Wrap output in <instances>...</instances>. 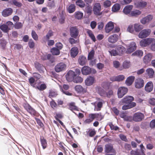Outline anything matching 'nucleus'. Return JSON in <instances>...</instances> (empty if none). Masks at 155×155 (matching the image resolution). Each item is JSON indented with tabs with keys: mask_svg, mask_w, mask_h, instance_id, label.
<instances>
[{
	"mask_svg": "<svg viewBox=\"0 0 155 155\" xmlns=\"http://www.w3.org/2000/svg\"><path fill=\"white\" fill-rule=\"evenodd\" d=\"M76 9V6L74 4H71L67 8L68 12L70 13L74 12Z\"/></svg>",
	"mask_w": 155,
	"mask_h": 155,
	"instance_id": "2f4dec72",
	"label": "nucleus"
},
{
	"mask_svg": "<svg viewBox=\"0 0 155 155\" xmlns=\"http://www.w3.org/2000/svg\"><path fill=\"white\" fill-rule=\"evenodd\" d=\"M152 58V55L148 53L145 55L143 58V61L144 63L147 64L150 62Z\"/></svg>",
	"mask_w": 155,
	"mask_h": 155,
	"instance_id": "6ab92c4d",
	"label": "nucleus"
},
{
	"mask_svg": "<svg viewBox=\"0 0 155 155\" xmlns=\"http://www.w3.org/2000/svg\"><path fill=\"white\" fill-rule=\"evenodd\" d=\"M108 125L109 126L111 130H114L117 131L119 129V128L117 126H114L111 122H109L108 124Z\"/></svg>",
	"mask_w": 155,
	"mask_h": 155,
	"instance_id": "a18cd8bd",
	"label": "nucleus"
},
{
	"mask_svg": "<svg viewBox=\"0 0 155 155\" xmlns=\"http://www.w3.org/2000/svg\"><path fill=\"white\" fill-rule=\"evenodd\" d=\"M13 12L12 10L10 8H8L4 9L2 12V15L6 17L11 15Z\"/></svg>",
	"mask_w": 155,
	"mask_h": 155,
	"instance_id": "b1692460",
	"label": "nucleus"
},
{
	"mask_svg": "<svg viewBox=\"0 0 155 155\" xmlns=\"http://www.w3.org/2000/svg\"><path fill=\"white\" fill-rule=\"evenodd\" d=\"M55 48L60 50L63 48V45L61 42L57 43L55 45Z\"/></svg>",
	"mask_w": 155,
	"mask_h": 155,
	"instance_id": "338daca9",
	"label": "nucleus"
},
{
	"mask_svg": "<svg viewBox=\"0 0 155 155\" xmlns=\"http://www.w3.org/2000/svg\"><path fill=\"white\" fill-rule=\"evenodd\" d=\"M144 118V114L140 112H136L134 114L132 117L133 120L135 122H140Z\"/></svg>",
	"mask_w": 155,
	"mask_h": 155,
	"instance_id": "7ed1b4c3",
	"label": "nucleus"
},
{
	"mask_svg": "<svg viewBox=\"0 0 155 155\" xmlns=\"http://www.w3.org/2000/svg\"><path fill=\"white\" fill-rule=\"evenodd\" d=\"M119 38V36L116 34H114L110 36L108 38V41L112 43H114L116 42Z\"/></svg>",
	"mask_w": 155,
	"mask_h": 155,
	"instance_id": "dca6fc26",
	"label": "nucleus"
},
{
	"mask_svg": "<svg viewBox=\"0 0 155 155\" xmlns=\"http://www.w3.org/2000/svg\"><path fill=\"white\" fill-rule=\"evenodd\" d=\"M106 96L108 98L111 97L114 94V92L111 89L109 90L106 93Z\"/></svg>",
	"mask_w": 155,
	"mask_h": 155,
	"instance_id": "4d7b16f0",
	"label": "nucleus"
},
{
	"mask_svg": "<svg viewBox=\"0 0 155 155\" xmlns=\"http://www.w3.org/2000/svg\"><path fill=\"white\" fill-rule=\"evenodd\" d=\"M101 10V6L100 3H95L93 8V11L95 15L100 16L102 14V12H100Z\"/></svg>",
	"mask_w": 155,
	"mask_h": 155,
	"instance_id": "423d86ee",
	"label": "nucleus"
},
{
	"mask_svg": "<svg viewBox=\"0 0 155 155\" xmlns=\"http://www.w3.org/2000/svg\"><path fill=\"white\" fill-rule=\"evenodd\" d=\"M134 100V97L131 96H127L122 99L120 102L126 104L122 106V110H125L135 107L136 103L132 102Z\"/></svg>",
	"mask_w": 155,
	"mask_h": 155,
	"instance_id": "f257e3e1",
	"label": "nucleus"
},
{
	"mask_svg": "<svg viewBox=\"0 0 155 155\" xmlns=\"http://www.w3.org/2000/svg\"><path fill=\"white\" fill-rule=\"evenodd\" d=\"M150 127L151 128H155V119L152 120L150 122Z\"/></svg>",
	"mask_w": 155,
	"mask_h": 155,
	"instance_id": "774afa93",
	"label": "nucleus"
},
{
	"mask_svg": "<svg viewBox=\"0 0 155 155\" xmlns=\"http://www.w3.org/2000/svg\"><path fill=\"white\" fill-rule=\"evenodd\" d=\"M48 59L51 63H53L55 61V58L51 54H48Z\"/></svg>",
	"mask_w": 155,
	"mask_h": 155,
	"instance_id": "de8ad7c7",
	"label": "nucleus"
},
{
	"mask_svg": "<svg viewBox=\"0 0 155 155\" xmlns=\"http://www.w3.org/2000/svg\"><path fill=\"white\" fill-rule=\"evenodd\" d=\"M53 35V32L51 30H49L48 32L47 35H46V37L47 40H48L50 37L52 36Z\"/></svg>",
	"mask_w": 155,
	"mask_h": 155,
	"instance_id": "052dcab7",
	"label": "nucleus"
},
{
	"mask_svg": "<svg viewBox=\"0 0 155 155\" xmlns=\"http://www.w3.org/2000/svg\"><path fill=\"white\" fill-rule=\"evenodd\" d=\"M144 81L143 79L140 78H137L135 81V86L137 88H140L143 87Z\"/></svg>",
	"mask_w": 155,
	"mask_h": 155,
	"instance_id": "0eeeda50",
	"label": "nucleus"
},
{
	"mask_svg": "<svg viewBox=\"0 0 155 155\" xmlns=\"http://www.w3.org/2000/svg\"><path fill=\"white\" fill-rule=\"evenodd\" d=\"M135 79V77L130 76L127 77L125 81V83L127 86H130L131 85Z\"/></svg>",
	"mask_w": 155,
	"mask_h": 155,
	"instance_id": "393cba45",
	"label": "nucleus"
},
{
	"mask_svg": "<svg viewBox=\"0 0 155 155\" xmlns=\"http://www.w3.org/2000/svg\"><path fill=\"white\" fill-rule=\"evenodd\" d=\"M97 25V28L100 30H102L104 26L103 22H99L98 23Z\"/></svg>",
	"mask_w": 155,
	"mask_h": 155,
	"instance_id": "e2e57ef3",
	"label": "nucleus"
},
{
	"mask_svg": "<svg viewBox=\"0 0 155 155\" xmlns=\"http://www.w3.org/2000/svg\"><path fill=\"white\" fill-rule=\"evenodd\" d=\"M143 51L140 50H136L132 54V55L134 56H137L138 57H141L143 55Z\"/></svg>",
	"mask_w": 155,
	"mask_h": 155,
	"instance_id": "4c0bfd02",
	"label": "nucleus"
},
{
	"mask_svg": "<svg viewBox=\"0 0 155 155\" xmlns=\"http://www.w3.org/2000/svg\"><path fill=\"white\" fill-rule=\"evenodd\" d=\"M7 42L4 39H2L0 41V48L3 50L5 49Z\"/></svg>",
	"mask_w": 155,
	"mask_h": 155,
	"instance_id": "473e14b6",
	"label": "nucleus"
},
{
	"mask_svg": "<svg viewBox=\"0 0 155 155\" xmlns=\"http://www.w3.org/2000/svg\"><path fill=\"white\" fill-rule=\"evenodd\" d=\"M134 28L135 31L138 32L143 29V26L139 24H136L134 25Z\"/></svg>",
	"mask_w": 155,
	"mask_h": 155,
	"instance_id": "f704fd0d",
	"label": "nucleus"
},
{
	"mask_svg": "<svg viewBox=\"0 0 155 155\" xmlns=\"http://www.w3.org/2000/svg\"><path fill=\"white\" fill-rule=\"evenodd\" d=\"M87 33L92 40L94 42H95L96 39L92 31L88 29L87 31Z\"/></svg>",
	"mask_w": 155,
	"mask_h": 155,
	"instance_id": "c9c22d12",
	"label": "nucleus"
},
{
	"mask_svg": "<svg viewBox=\"0 0 155 155\" xmlns=\"http://www.w3.org/2000/svg\"><path fill=\"white\" fill-rule=\"evenodd\" d=\"M136 43L133 42L130 43L129 47L127 49L126 53L127 54H130L136 49Z\"/></svg>",
	"mask_w": 155,
	"mask_h": 155,
	"instance_id": "4468645a",
	"label": "nucleus"
},
{
	"mask_svg": "<svg viewBox=\"0 0 155 155\" xmlns=\"http://www.w3.org/2000/svg\"><path fill=\"white\" fill-rule=\"evenodd\" d=\"M31 35L32 37L35 40L37 41L38 40V36L35 31H32Z\"/></svg>",
	"mask_w": 155,
	"mask_h": 155,
	"instance_id": "5fc2aeb1",
	"label": "nucleus"
},
{
	"mask_svg": "<svg viewBox=\"0 0 155 155\" xmlns=\"http://www.w3.org/2000/svg\"><path fill=\"white\" fill-rule=\"evenodd\" d=\"M133 6L131 5H128L126 6L123 10V12L126 15H128L129 14L130 12H131V10H132Z\"/></svg>",
	"mask_w": 155,
	"mask_h": 155,
	"instance_id": "aec40b11",
	"label": "nucleus"
},
{
	"mask_svg": "<svg viewBox=\"0 0 155 155\" xmlns=\"http://www.w3.org/2000/svg\"><path fill=\"white\" fill-rule=\"evenodd\" d=\"M58 95L55 92L51 90H50L49 92V97L50 98L55 97Z\"/></svg>",
	"mask_w": 155,
	"mask_h": 155,
	"instance_id": "8fccbe9b",
	"label": "nucleus"
},
{
	"mask_svg": "<svg viewBox=\"0 0 155 155\" xmlns=\"http://www.w3.org/2000/svg\"><path fill=\"white\" fill-rule=\"evenodd\" d=\"M66 65L64 62H61L57 64L54 67V70L57 72L64 71L66 69Z\"/></svg>",
	"mask_w": 155,
	"mask_h": 155,
	"instance_id": "39448f33",
	"label": "nucleus"
},
{
	"mask_svg": "<svg viewBox=\"0 0 155 155\" xmlns=\"http://www.w3.org/2000/svg\"><path fill=\"white\" fill-rule=\"evenodd\" d=\"M130 153L131 155H141L140 151H139V150L137 149L135 150H132Z\"/></svg>",
	"mask_w": 155,
	"mask_h": 155,
	"instance_id": "09e8293b",
	"label": "nucleus"
},
{
	"mask_svg": "<svg viewBox=\"0 0 155 155\" xmlns=\"http://www.w3.org/2000/svg\"><path fill=\"white\" fill-rule=\"evenodd\" d=\"M124 148L126 150L129 151L131 149V146L130 144L125 143L124 145Z\"/></svg>",
	"mask_w": 155,
	"mask_h": 155,
	"instance_id": "680f3d73",
	"label": "nucleus"
},
{
	"mask_svg": "<svg viewBox=\"0 0 155 155\" xmlns=\"http://www.w3.org/2000/svg\"><path fill=\"white\" fill-rule=\"evenodd\" d=\"M141 13V11H140L135 10L131 12V15L132 16H136L140 15Z\"/></svg>",
	"mask_w": 155,
	"mask_h": 155,
	"instance_id": "37998d69",
	"label": "nucleus"
},
{
	"mask_svg": "<svg viewBox=\"0 0 155 155\" xmlns=\"http://www.w3.org/2000/svg\"><path fill=\"white\" fill-rule=\"evenodd\" d=\"M74 89L79 94L85 93L86 90L85 89H84L80 85H76L74 87Z\"/></svg>",
	"mask_w": 155,
	"mask_h": 155,
	"instance_id": "412c9836",
	"label": "nucleus"
},
{
	"mask_svg": "<svg viewBox=\"0 0 155 155\" xmlns=\"http://www.w3.org/2000/svg\"><path fill=\"white\" fill-rule=\"evenodd\" d=\"M40 140L43 149H45L46 148L47 146L46 140L43 137H41L40 138Z\"/></svg>",
	"mask_w": 155,
	"mask_h": 155,
	"instance_id": "e433bc0d",
	"label": "nucleus"
},
{
	"mask_svg": "<svg viewBox=\"0 0 155 155\" xmlns=\"http://www.w3.org/2000/svg\"><path fill=\"white\" fill-rule=\"evenodd\" d=\"M114 28V23L110 21L107 23L105 26V30L107 33H109Z\"/></svg>",
	"mask_w": 155,
	"mask_h": 155,
	"instance_id": "2eb2a0df",
	"label": "nucleus"
},
{
	"mask_svg": "<svg viewBox=\"0 0 155 155\" xmlns=\"http://www.w3.org/2000/svg\"><path fill=\"white\" fill-rule=\"evenodd\" d=\"M146 72L149 78H152L153 77L154 71L153 69L151 68H149L146 70Z\"/></svg>",
	"mask_w": 155,
	"mask_h": 155,
	"instance_id": "c756f323",
	"label": "nucleus"
},
{
	"mask_svg": "<svg viewBox=\"0 0 155 155\" xmlns=\"http://www.w3.org/2000/svg\"><path fill=\"white\" fill-rule=\"evenodd\" d=\"M15 28L16 29H19L22 28V24L20 22L16 23L14 25Z\"/></svg>",
	"mask_w": 155,
	"mask_h": 155,
	"instance_id": "0e129e2a",
	"label": "nucleus"
},
{
	"mask_svg": "<svg viewBox=\"0 0 155 155\" xmlns=\"http://www.w3.org/2000/svg\"><path fill=\"white\" fill-rule=\"evenodd\" d=\"M128 89L127 87H121L118 88L117 90V95L119 98H122L127 92Z\"/></svg>",
	"mask_w": 155,
	"mask_h": 155,
	"instance_id": "20e7f679",
	"label": "nucleus"
},
{
	"mask_svg": "<svg viewBox=\"0 0 155 155\" xmlns=\"http://www.w3.org/2000/svg\"><path fill=\"white\" fill-rule=\"evenodd\" d=\"M145 40L146 41L147 46L151 44L153 42H155V39L154 38H147L145 39Z\"/></svg>",
	"mask_w": 155,
	"mask_h": 155,
	"instance_id": "603ef678",
	"label": "nucleus"
},
{
	"mask_svg": "<svg viewBox=\"0 0 155 155\" xmlns=\"http://www.w3.org/2000/svg\"><path fill=\"white\" fill-rule=\"evenodd\" d=\"M104 152L107 153H110L115 152V150L113 148L112 144L110 143H108L105 145Z\"/></svg>",
	"mask_w": 155,
	"mask_h": 155,
	"instance_id": "6e6552de",
	"label": "nucleus"
},
{
	"mask_svg": "<svg viewBox=\"0 0 155 155\" xmlns=\"http://www.w3.org/2000/svg\"><path fill=\"white\" fill-rule=\"evenodd\" d=\"M81 71L83 75H89L91 73V68L88 66H84L82 68Z\"/></svg>",
	"mask_w": 155,
	"mask_h": 155,
	"instance_id": "ddd939ff",
	"label": "nucleus"
},
{
	"mask_svg": "<svg viewBox=\"0 0 155 155\" xmlns=\"http://www.w3.org/2000/svg\"><path fill=\"white\" fill-rule=\"evenodd\" d=\"M68 109L71 111H73L75 114L76 113L73 111L74 110L78 111V107L75 105V103L74 102H71L70 103L68 104Z\"/></svg>",
	"mask_w": 155,
	"mask_h": 155,
	"instance_id": "4be33fe9",
	"label": "nucleus"
},
{
	"mask_svg": "<svg viewBox=\"0 0 155 155\" xmlns=\"http://www.w3.org/2000/svg\"><path fill=\"white\" fill-rule=\"evenodd\" d=\"M78 53V49L77 47H74L71 49V55L72 58L75 57Z\"/></svg>",
	"mask_w": 155,
	"mask_h": 155,
	"instance_id": "bb28decb",
	"label": "nucleus"
},
{
	"mask_svg": "<svg viewBox=\"0 0 155 155\" xmlns=\"http://www.w3.org/2000/svg\"><path fill=\"white\" fill-rule=\"evenodd\" d=\"M126 51V49L122 45L117 46L115 49H112L108 51L111 56H122Z\"/></svg>",
	"mask_w": 155,
	"mask_h": 155,
	"instance_id": "f03ea898",
	"label": "nucleus"
},
{
	"mask_svg": "<svg viewBox=\"0 0 155 155\" xmlns=\"http://www.w3.org/2000/svg\"><path fill=\"white\" fill-rule=\"evenodd\" d=\"M48 6L50 9L54 8L55 7L54 1H51L48 4Z\"/></svg>",
	"mask_w": 155,
	"mask_h": 155,
	"instance_id": "6e6d98bb",
	"label": "nucleus"
},
{
	"mask_svg": "<svg viewBox=\"0 0 155 155\" xmlns=\"http://www.w3.org/2000/svg\"><path fill=\"white\" fill-rule=\"evenodd\" d=\"M76 76L74 71L72 70H69L66 75V79L68 81H72Z\"/></svg>",
	"mask_w": 155,
	"mask_h": 155,
	"instance_id": "9b49d317",
	"label": "nucleus"
},
{
	"mask_svg": "<svg viewBox=\"0 0 155 155\" xmlns=\"http://www.w3.org/2000/svg\"><path fill=\"white\" fill-rule=\"evenodd\" d=\"M96 118L98 120H101L104 118V116L101 115V113H95Z\"/></svg>",
	"mask_w": 155,
	"mask_h": 155,
	"instance_id": "864d4df0",
	"label": "nucleus"
},
{
	"mask_svg": "<svg viewBox=\"0 0 155 155\" xmlns=\"http://www.w3.org/2000/svg\"><path fill=\"white\" fill-rule=\"evenodd\" d=\"M75 17L78 19H81L83 16V13L80 12H76L75 13Z\"/></svg>",
	"mask_w": 155,
	"mask_h": 155,
	"instance_id": "79ce46f5",
	"label": "nucleus"
},
{
	"mask_svg": "<svg viewBox=\"0 0 155 155\" xmlns=\"http://www.w3.org/2000/svg\"><path fill=\"white\" fill-rule=\"evenodd\" d=\"M73 81L76 83H81L83 81V78L81 77L76 76L72 80Z\"/></svg>",
	"mask_w": 155,
	"mask_h": 155,
	"instance_id": "ea45409f",
	"label": "nucleus"
},
{
	"mask_svg": "<svg viewBox=\"0 0 155 155\" xmlns=\"http://www.w3.org/2000/svg\"><path fill=\"white\" fill-rule=\"evenodd\" d=\"M86 58L84 56L82 55L79 57L78 59V62L79 64L82 66L85 64L87 62Z\"/></svg>",
	"mask_w": 155,
	"mask_h": 155,
	"instance_id": "a878e982",
	"label": "nucleus"
},
{
	"mask_svg": "<svg viewBox=\"0 0 155 155\" xmlns=\"http://www.w3.org/2000/svg\"><path fill=\"white\" fill-rule=\"evenodd\" d=\"M95 81H96L94 77L90 76L87 78L85 80V82L86 85L90 86L94 83Z\"/></svg>",
	"mask_w": 155,
	"mask_h": 155,
	"instance_id": "f8f14e48",
	"label": "nucleus"
},
{
	"mask_svg": "<svg viewBox=\"0 0 155 155\" xmlns=\"http://www.w3.org/2000/svg\"><path fill=\"white\" fill-rule=\"evenodd\" d=\"M111 5V2L109 0H106L104 2V6L105 8L110 7Z\"/></svg>",
	"mask_w": 155,
	"mask_h": 155,
	"instance_id": "bf43d9fd",
	"label": "nucleus"
},
{
	"mask_svg": "<svg viewBox=\"0 0 155 155\" xmlns=\"http://www.w3.org/2000/svg\"><path fill=\"white\" fill-rule=\"evenodd\" d=\"M0 28L2 31L5 33L7 32L9 30L6 24L1 25L0 27Z\"/></svg>",
	"mask_w": 155,
	"mask_h": 155,
	"instance_id": "3c124183",
	"label": "nucleus"
},
{
	"mask_svg": "<svg viewBox=\"0 0 155 155\" xmlns=\"http://www.w3.org/2000/svg\"><path fill=\"white\" fill-rule=\"evenodd\" d=\"M35 79L33 77L30 78V84L34 88L36 87V83L35 82Z\"/></svg>",
	"mask_w": 155,
	"mask_h": 155,
	"instance_id": "49530a36",
	"label": "nucleus"
},
{
	"mask_svg": "<svg viewBox=\"0 0 155 155\" xmlns=\"http://www.w3.org/2000/svg\"><path fill=\"white\" fill-rule=\"evenodd\" d=\"M70 32L71 37L74 38H76L79 33L78 29L75 27H72L70 28Z\"/></svg>",
	"mask_w": 155,
	"mask_h": 155,
	"instance_id": "9d476101",
	"label": "nucleus"
},
{
	"mask_svg": "<svg viewBox=\"0 0 155 155\" xmlns=\"http://www.w3.org/2000/svg\"><path fill=\"white\" fill-rule=\"evenodd\" d=\"M35 66L36 68L40 73H43L44 72V69L45 68L44 66L38 62H35Z\"/></svg>",
	"mask_w": 155,
	"mask_h": 155,
	"instance_id": "a211bd4d",
	"label": "nucleus"
},
{
	"mask_svg": "<svg viewBox=\"0 0 155 155\" xmlns=\"http://www.w3.org/2000/svg\"><path fill=\"white\" fill-rule=\"evenodd\" d=\"M150 29L143 30L139 33L138 35L139 37L143 38L147 37L150 35Z\"/></svg>",
	"mask_w": 155,
	"mask_h": 155,
	"instance_id": "1a4fd4ad",
	"label": "nucleus"
},
{
	"mask_svg": "<svg viewBox=\"0 0 155 155\" xmlns=\"http://www.w3.org/2000/svg\"><path fill=\"white\" fill-rule=\"evenodd\" d=\"M147 5V3L146 2L142 0L138 1L136 3H135V5L137 8H144Z\"/></svg>",
	"mask_w": 155,
	"mask_h": 155,
	"instance_id": "c85d7f7f",
	"label": "nucleus"
},
{
	"mask_svg": "<svg viewBox=\"0 0 155 155\" xmlns=\"http://www.w3.org/2000/svg\"><path fill=\"white\" fill-rule=\"evenodd\" d=\"M153 82L150 81L147 82L145 87V90L147 92H151L153 90Z\"/></svg>",
	"mask_w": 155,
	"mask_h": 155,
	"instance_id": "f3484780",
	"label": "nucleus"
},
{
	"mask_svg": "<svg viewBox=\"0 0 155 155\" xmlns=\"http://www.w3.org/2000/svg\"><path fill=\"white\" fill-rule=\"evenodd\" d=\"M50 51L53 55H58L60 54V50L55 47H53L51 49Z\"/></svg>",
	"mask_w": 155,
	"mask_h": 155,
	"instance_id": "7c9ffc66",
	"label": "nucleus"
},
{
	"mask_svg": "<svg viewBox=\"0 0 155 155\" xmlns=\"http://www.w3.org/2000/svg\"><path fill=\"white\" fill-rule=\"evenodd\" d=\"M6 25L7 26L9 30L12 29L14 26V25L12 22L10 21H8L7 22Z\"/></svg>",
	"mask_w": 155,
	"mask_h": 155,
	"instance_id": "13d9d810",
	"label": "nucleus"
},
{
	"mask_svg": "<svg viewBox=\"0 0 155 155\" xmlns=\"http://www.w3.org/2000/svg\"><path fill=\"white\" fill-rule=\"evenodd\" d=\"M46 87L47 86L46 84L45 83H43L41 84L40 85L37 86L36 85V87L35 88L38 89L40 91H42L46 89Z\"/></svg>",
	"mask_w": 155,
	"mask_h": 155,
	"instance_id": "58836bf2",
	"label": "nucleus"
},
{
	"mask_svg": "<svg viewBox=\"0 0 155 155\" xmlns=\"http://www.w3.org/2000/svg\"><path fill=\"white\" fill-rule=\"evenodd\" d=\"M125 78V77L122 75H120L114 78H111L110 80L112 81H123Z\"/></svg>",
	"mask_w": 155,
	"mask_h": 155,
	"instance_id": "cd10ccee",
	"label": "nucleus"
},
{
	"mask_svg": "<svg viewBox=\"0 0 155 155\" xmlns=\"http://www.w3.org/2000/svg\"><path fill=\"white\" fill-rule=\"evenodd\" d=\"M120 8V5L118 3H116L113 6L112 11L114 12H116L119 11Z\"/></svg>",
	"mask_w": 155,
	"mask_h": 155,
	"instance_id": "72a5a7b5",
	"label": "nucleus"
},
{
	"mask_svg": "<svg viewBox=\"0 0 155 155\" xmlns=\"http://www.w3.org/2000/svg\"><path fill=\"white\" fill-rule=\"evenodd\" d=\"M65 21V18L63 14H61L60 16V18L59 19V22L61 24H63Z\"/></svg>",
	"mask_w": 155,
	"mask_h": 155,
	"instance_id": "69168bd1",
	"label": "nucleus"
},
{
	"mask_svg": "<svg viewBox=\"0 0 155 155\" xmlns=\"http://www.w3.org/2000/svg\"><path fill=\"white\" fill-rule=\"evenodd\" d=\"M76 5L80 8H83L85 6V4L82 0H78L76 2Z\"/></svg>",
	"mask_w": 155,
	"mask_h": 155,
	"instance_id": "a19ab883",
	"label": "nucleus"
},
{
	"mask_svg": "<svg viewBox=\"0 0 155 155\" xmlns=\"http://www.w3.org/2000/svg\"><path fill=\"white\" fill-rule=\"evenodd\" d=\"M94 53V51L92 49L88 54L87 57V59L88 60H91L93 58Z\"/></svg>",
	"mask_w": 155,
	"mask_h": 155,
	"instance_id": "c03bdc74",
	"label": "nucleus"
},
{
	"mask_svg": "<svg viewBox=\"0 0 155 155\" xmlns=\"http://www.w3.org/2000/svg\"><path fill=\"white\" fill-rule=\"evenodd\" d=\"M152 19V16L151 15H148L147 16L142 18L140 20L142 24H145L149 22Z\"/></svg>",
	"mask_w": 155,
	"mask_h": 155,
	"instance_id": "5701e85b",
	"label": "nucleus"
}]
</instances>
